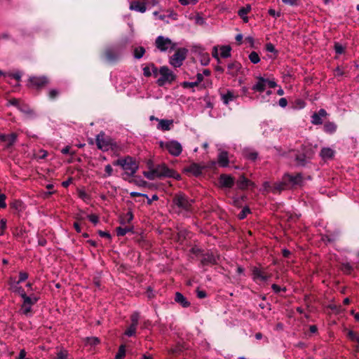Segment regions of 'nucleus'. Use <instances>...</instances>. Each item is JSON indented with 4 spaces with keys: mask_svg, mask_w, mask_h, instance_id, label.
Listing matches in <instances>:
<instances>
[{
    "mask_svg": "<svg viewBox=\"0 0 359 359\" xmlns=\"http://www.w3.org/2000/svg\"><path fill=\"white\" fill-rule=\"evenodd\" d=\"M316 149V147L310 144H302L301 148L294 154L296 163L298 165H305L313 157Z\"/></svg>",
    "mask_w": 359,
    "mask_h": 359,
    "instance_id": "obj_1",
    "label": "nucleus"
},
{
    "mask_svg": "<svg viewBox=\"0 0 359 359\" xmlns=\"http://www.w3.org/2000/svg\"><path fill=\"white\" fill-rule=\"evenodd\" d=\"M96 145L100 150L107 151L117 147L116 142L104 133L100 132L95 138Z\"/></svg>",
    "mask_w": 359,
    "mask_h": 359,
    "instance_id": "obj_2",
    "label": "nucleus"
},
{
    "mask_svg": "<svg viewBox=\"0 0 359 359\" xmlns=\"http://www.w3.org/2000/svg\"><path fill=\"white\" fill-rule=\"evenodd\" d=\"M172 203L182 210L191 212L194 200L190 199L184 194L179 193L173 197Z\"/></svg>",
    "mask_w": 359,
    "mask_h": 359,
    "instance_id": "obj_3",
    "label": "nucleus"
},
{
    "mask_svg": "<svg viewBox=\"0 0 359 359\" xmlns=\"http://www.w3.org/2000/svg\"><path fill=\"white\" fill-rule=\"evenodd\" d=\"M159 75L161 76L156 81L158 86H163L166 83H171L176 79V75L167 66H163L159 68Z\"/></svg>",
    "mask_w": 359,
    "mask_h": 359,
    "instance_id": "obj_4",
    "label": "nucleus"
},
{
    "mask_svg": "<svg viewBox=\"0 0 359 359\" xmlns=\"http://www.w3.org/2000/svg\"><path fill=\"white\" fill-rule=\"evenodd\" d=\"M160 147L166 149L170 154L174 156H178L182 151V147L180 142L176 140L168 142H160Z\"/></svg>",
    "mask_w": 359,
    "mask_h": 359,
    "instance_id": "obj_5",
    "label": "nucleus"
},
{
    "mask_svg": "<svg viewBox=\"0 0 359 359\" xmlns=\"http://www.w3.org/2000/svg\"><path fill=\"white\" fill-rule=\"evenodd\" d=\"M156 47L161 52L171 51L175 48L176 44L169 38L158 36L155 41Z\"/></svg>",
    "mask_w": 359,
    "mask_h": 359,
    "instance_id": "obj_6",
    "label": "nucleus"
},
{
    "mask_svg": "<svg viewBox=\"0 0 359 359\" xmlns=\"http://www.w3.org/2000/svg\"><path fill=\"white\" fill-rule=\"evenodd\" d=\"M154 169L157 178H161L162 177H173L177 180L180 178V175L179 174L175 173L173 170L168 168V167L164 163L158 165Z\"/></svg>",
    "mask_w": 359,
    "mask_h": 359,
    "instance_id": "obj_7",
    "label": "nucleus"
},
{
    "mask_svg": "<svg viewBox=\"0 0 359 359\" xmlns=\"http://www.w3.org/2000/svg\"><path fill=\"white\" fill-rule=\"evenodd\" d=\"M122 169L125 173L128 176H133L138 169V165L135 160L132 157L128 156L123 158Z\"/></svg>",
    "mask_w": 359,
    "mask_h": 359,
    "instance_id": "obj_8",
    "label": "nucleus"
},
{
    "mask_svg": "<svg viewBox=\"0 0 359 359\" xmlns=\"http://www.w3.org/2000/svg\"><path fill=\"white\" fill-rule=\"evenodd\" d=\"M187 53L186 48H178L170 59V64L174 67H180L185 60Z\"/></svg>",
    "mask_w": 359,
    "mask_h": 359,
    "instance_id": "obj_9",
    "label": "nucleus"
},
{
    "mask_svg": "<svg viewBox=\"0 0 359 359\" xmlns=\"http://www.w3.org/2000/svg\"><path fill=\"white\" fill-rule=\"evenodd\" d=\"M283 180L286 183L287 188L290 186L293 187L295 185H298L302 182V175L300 173H297L295 175H290L289 173H285L283 176Z\"/></svg>",
    "mask_w": 359,
    "mask_h": 359,
    "instance_id": "obj_10",
    "label": "nucleus"
},
{
    "mask_svg": "<svg viewBox=\"0 0 359 359\" xmlns=\"http://www.w3.org/2000/svg\"><path fill=\"white\" fill-rule=\"evenodd\" d=\"M29 82V87L40 89L48 83V79L46 76H32Z\"/></svg>",
    "mask_w": 359,
    "mask_h": 359,
    "instance_id": "obj_11",
    "label": "nucleus"
},
{
    "mask_svg": "<svg viewBox=\"0 0 359 359\" xmlns=\"http://www.w3.org/2000/svg\"><path fill=\"white\" fill-rule=\"evenodd\" d=\"M121 50L118 46L108 48L104 51L106 59L109 61H115L121 55Z\"/></svg>",
    "mask_w": 359,
    "mask_h": 359,
    "instance_id": "obj_12",
    "label": "nucleus"
},
{
    "mask_svg": "<svg viewBox=\"0 0 359 359\" xmlns=\"http://www.w3.org/2000/svg\"><path fill=\"white\" fill-rule=\"evenodd\" d=\"M17 135L15 133H11L8 135L0 133V143L4 142L6 144V148H9L16 142Z\"/></svg>",
    "mask_w": 359,
    "mask_h": 359,
    "instance_id": "obj_13",
    "label": "nucleus"
},
{
    "mask_svg": "<svg viewBox=\"0 0 359 359\" xmlns=\"http://www.w3.org/2000/svg\"><path fill=\"white\" fill-rule=\"evenodd\" d=\"M327 116V111L324 109H320L318 112L311 116V123L313 125H320L323 123V118Z\"/></svg>",
    "mask_w": 359,
    "mask_h": 359,
    "instance_id": "obj_14",
    "label": "nucleus"
},
{
    "mask_svg": "<svg viewBox=\"0 0 359 359\" xmlns=\"http://www.w3.org/2000/svg\"><path fill=\"white\" fill-rule=\"evenodd\" d=\"M219 184L223 187L231 188L234 184V180L230 175H221L219 177Z\"/></svg>",
    "mask_w": 359,
    "mask_h": 359,
    "instance_id": "obj_15",
    "label": "nucleus"
},
{
    "mask_svg": "<svg viewBox=\"0 0 359 359\" xmlns=\"http://www.w3.org/2000/svg\"><path fill=\"white\" fill-rule=\"evenodd\" d=\"M130 9L143 13L146 11L147 8L144 2L133 1L130 3Z\"/></svg>",
    "mask_w": 359,
    "mask_h": 359,
    "instance_id": "obj_16",
    "label": "nucleus"
},
{
    "mask_svg": "<svg viewBox=\"0 0 359 359\" xmlns=\"http://www.w3.org/2000/svg\"><path fill=\"white\" fill-rule=\"evenodd\" d=\"M288 189L285 180H283V177L282 178V181L280 182H276L273 185H272L271 191L277 194L280 193L282 191Z\"/></svg>",
    "mask_w": 359,
    "mask_h": 359,
    "instance_id": "obj_17",
    "label": "nucleus"
},
{
    "mask_svg": "<svg viewBox=\"0 0 359 359\" xmlns=\"http://www.w3.org/2000/svg\"><path fill=\"white\" fill-rule=\"evenodd\" d=\"M203 167L197 163H192L186 168L187 172H191L194 176H198L202 173Z\"/></svg>",
    "mask_w": 359,
    "mask_h": 359,
    "instance_id": "obj_18",
    "label": "nucleus"
},
{
    "mask_svg": "<svg viewBox=\"0 0 359 359\" xmlns=\"http://www.w3.org/2000/svg\"><path fill=\"white\" fill-rule=\"evenodd\" d=\"M175 300L177 303L180 304L184 308H187L190 306L189 302L180 292L175 293Z\"/></svg>",
    "mask_w": 359,
    "mask_h": 359,
    "instance_id": "obj_19",
    "label": "nucleus"
},
{
    "mask_svg": "<svg viewBox=\"0 0 359 359\" xmlns=\"http://www.w3.org/2000/svg\"><path fill=\"white\" fill-rule=\"evenodd\" d=\"M218 163L222 167H226L229 164V156L226 151H221L218 154Z\"/></svg>",
    "mask_w": 359,
    "mask_h": 359,
    "instance_id": "obj_20",
    "label": "nucleus"
},
{
    "mask_svg": "<svg viewBox=\"0 0 359 359\" xmlns=\"http://www.w3.org/2000/svg\"><path fill=\"white\" fill-rule=\"evenodd\" d=\"M266 86V79L260 77L257 82L252 87V90L258 92H263Z\"/></svg>",
    "mask_w": 359,
    "mask_h": 359,
    "instance_id": "obj_21",
    "label": "nucleus"
},
{
    "mask_svg": "<svg viewBox=\"0 0 359 359\" xmlns=\"http://www.w3.org/2000/svg\"><path fill=\"white\" fill-rule=\"evenodd\" d=\"M241 67V65L238 62H233L228 65V74L231 76L237 75Z\"/></svg>",
    "mask_w": 359,
    "mask_h": 359,
    "instance_id": "obj_22",
    "label": "nucleus"
},
{
    "mask_svg": "<svg viewBox=\"0 0 359 359\" xmlns=\"http://www.w3.org/2000/svg\"><path fill=\"white\" fill-rule=\"evenodd\" d=\"M253 278L255 280H260L262 281H266L268 279V276L259 269L255 268L252 271Z\"/></svg>",
    "mask_w": 359,
    "mask_h": 359,
    "instance_id": "obj_23",
    "label": "nucleus"
},
{
    "mask_svg": "<svg viewBox=\"0 0 359 359\" xmlns=\"http://www.w3.org/2000/svg\"><path fill=\"white\" fill-rule=\"evenodd\" d=\"M337 126L334 122L327 121L324 124L323 130L325 133L333 134L336 132Z\"/></svg>",
    "mask_w": 359,
    "mask_h": 359,
    "instance_id": "obj_24",
    "label": "nucleus"
},
{
    "mask_svg": "<svg viewBox=\"0 0 359 359\" xmlns=\"http://www.w3.org/2000/svg\"><path fill=\"white\" fill-rule=\"evenodd\" d=\"M18 109L22 111V113L29 115V116H34V111L32 109L29 107L26 104L21 103V104H19Z\"/></svg>",
    "mask_w": 359,
    "mask_h": 359,
    "instance_id": "obj_25",
    "label": "nucleus"
},
{
    "mask_svg": "<svg viewBox=\"0 0 359 359\" xmlns=\"http://www.w3.org/2000/svg\"><path fill=\"white\" fill-rule=\"evenodd\" d=\"M237 184L240 189H244L248 187L250 185L252 184V182L248 180L245 177L241 176L240 179L238 180Z\"/></svg>",
    "mask_w": 359,
    "mask_h": 359,
    "instance_id": "obj_26",
    "label": "nucleus"
},
{
    "mask_svg": "<svg viewBox=\"0 0 359 359\" xmlns=\"http://www.w3.org/2000/svg\"><path fill=\"white\" fill-rule=\"evenodd\" d=\"M222 100L225 104H228L229 102L233 101L236 96L232 91L228 90L226 94H221Z\"/></svg>",
    "mask_w": 359,
    "mask_h": 359,
    "instance_id": "obj_27",
    "label": "nucleus"
},
{
    "mask_svg": "<svg viewBox=\"0 0 359 359\" xmlns=\"http://www.w3.org/2000/svg\"><path fill=\"white\" fill-rule=\"evenodd\" d=\"M243 155L246 158L255 161L258 156V153L255 150L246 149L243 151Z\"/></svg>",
    "mask_w": 359,
    "mask_h": 359,
    "instance_id": "obj_28",
    "label": "nucleus"
},
{
    "mask_svg": "<svg viewBox=\"0 0 359 359\" xmlns=\"http://www.w3.org/2000/svg\"><path fill=\"white\" fill-rule=\"evenodd\" d=\"M250 6H247L246 7H243L238 11V15L245 22H248V18L247 17V14L250 11Z\"/></svg>",
    "mask_w": 359,
    "mask_h": 359,
    "instance_id": "obj_29",
    "label": "nucleus"
},
{
    "mask_svg": "<svg viewBox=\"0 0 359 359\" xmlns=\"http://www.w3.org/2000/svg\"><path fill=\"white\" fill-rule=\"evenodd\" d=\"M172 123V121L161 119L158 123V128L163 130H169Z\"/></svg>",
    "mask_w": 359,
    "mask_h": 359,
    "instance_id": "obj_30",
    "label": "nucleus"
},
{
    "mask_svg": "<svg viewBox=\"0 0 359 359\" xmlns=\"http://www.w3.org/2000/svg\"><path fill=\"white\" fill-rule=\"evenodd\" d=\"M23 296H25L22 298L23 299V303H25L26 304H28V305H30V306H33L39 300V298L35 297V296H27L26 294H23Z\"/></svg>",
    "mask_w": 359,
    "mask_h": 359,
    "instance_id": "obj_31",
    "label": "nucleus"
},
{
    "mask_svg": "<svg viewBox=\"0 0 359 359\" xmlns=\"http://www.w3.org/2000/svg\"><path fill=\"white\" fill-rule=\"evenodd\" d=\"M145 53V48L142 46L136 47L133 50V56L135 59H140Z\"/></svg>",
    "mask_w": 359,
    "mask_h": 359,
    "instance_id": "obj_32",
    "label": "nucleus"
},
{
    "mask_svg": "<svg viewBox=\"0 0 359 359\" xmlns=\"http://www.w3.org/2000/svg\"><path fill=\"white\" fill-rule=\"evenodd\" d=\"M201 262L203 264H216V258L212 254H207L204 256Z\"/></svg>",
    "mask_w": 359,
    "mask_h": 359,
    "instance_id": "obj_33",
    "label": "nucleus"
},
{
    "mask_svg": "<svg viewBox=\"0 0 359 359\" xmlns=\"http://www.w3.org/2000/svg\"><path fill=\"white\" fill-rule=\"evenodd\" d=\"M333 154V150L330 148H323L320 151V156L323 158H331Z\"/></svg>",
    "mask_w": 359,
    "mask_h": 359,
    "instance_id": "obj_34",
    "label": "nucleus"
},
{
    "mask_svg": "<svg viewBox=\"0 0 359 359\" xmlns=\"http://www.w3.org/2000/svg\"><path fill=\"white\" fill-rule=\"evenodd\" d=\"M231 47L229 46H224L220 48V55L222 57H229L231 56Z\"/></svg>",
    "mask_w": 359,
    "mask_h": 359,
    "instance_id": "obj_35",
    "label": "nucleus"
},
{
    "mask_svg": "<svg viewBox=\"0 0 359 359\" xmlns=\"http://www.w3.org/2000/svg\"><path fill=\"white\" fill-rule=\"evenodd\" d=\"M132 231V229L130 227H117L116 228V233L117 235L119 236H125L128 232H130Z\"/></svg>",
    "mask_w": 359,
    "mask_h": 359,
    "instance_id": "obj_36",
    "label": "nucleus"
},
{
    "mask_svg": "<svg viewBox=\"0 0 359 359\" xmlns=\"http://www.w3.org/2000/svg\"><path fill=\"white\" fill-rule=\"evenodd\" d=\"M20 283L19 280H15V279L13 278H10L9 281H8V284L10 285L11 290L13 292H15L16 290H18V287H19L18 285Z\"/></svg>",
    "mask_w": 359,
    "mask_h": 359,
    "instance_id": "obj_37",
    "label": "nucleus"
},
{
    "mask_svg": "<svg viewBox=\"0 0 359 359\" xmlns=\"http://www.w3.org/2000/svg\"><path fill=\"white\" fill-rule=\"evenodd\" d=\"M143 174L144 176L149 180H154V179L157 178L154 168L149 171L144 172Z\"/></svg>",
    "mask_w": 359,
    "mask_h": 359,
    "instance_id": "obj_38",
    "label": "nucleus"
},
{
    "mask_svg": "<svg viewBox=\"0 0 359 359\" xmlns=\"http://www.w3.org/2000/svg\"><path fill=\"white\" fill-rule=\"evenodd\" d=\"M249 59L250 62H252L253 64H257L260 61L259 55L255 51L252 52L249 55Z\"/></svg>",
    "mask_w": 359,
    "mask_h": 359,
    "instance_id": "obj_39",
    "label": "nucleus"
},
{
    "mask_svg": "<svg viewBox=\"0 0 359 359\" xmlns=\"http://www.w3.org/2000/svg\"><path fill=\"white\" fill-rule=\"evenodd\" d=\"M126 354V349L123 345H121L118 353L116 354L115 359H123Z\"/></svg>",
    "mask_w": 359,
    "mask_h": 359,
    "instance_id": "obj_40",
    "label": "nucleus"
},
{
    "mask_svg": "<svg viewBox=\"0 0 359 359\" xmlns=\"http://www.w3.org/2000/svg\"><path fill=\"white\" fill-rule=\"evenodd\" d=\"M137 326L130 325V327L125 331V334L128 337H132L135 334Z\"/></svg>",
    "mask_w": 359,
    "mask_h": 359,
    "instance_id": "obj_41",
    "label": "nucleus"
},
{
    "mask_svg": "<svg viewBox=\"0 0 359 359\" xmlns=\"http://www.w3.org/2000/svg\"><path fill=\"white\" fill-rule=\"evenodd\" d=\"M21 311L23 314L27 316L32 311V306L22 303L21 306Z\"/></svg>",
    "mask_w": 359,
    "mask_h": 359,
    "instance_id": "obj_42",
    "label": "nucleus"
},
{
    "mask_svg": "<svg viewBox=\"0 0 359 359\" xmlns=\"http://www.w3.org/2000/svg\"><path fill=\"white\" fill-rule=\"evenodd\" d=\"M250 212V210L248 207H245L243 208L241 212L238 214V218L240 219H243L246 217L247 215Z\"/></svg>",
    "mask_w": 359,
    "mask_h": 359,
    "instance_id": "obj_43",
    "label": "nucleus"
},
{
    "mask_svg": "<svg viewBox=\"0 0 359 359\" xmlns=\"http://www.w3.org/2000/svg\"><path fill=\"white\" fill-rule=\"evenodd\" d=\"M349 339L353 341H356L359 344V336L353 331H349L348 333Z\"/></svg>",
    "mask_w": 359,
    "mask_h": 359,
    "instance_id": "obj_44",
    "label": "nucleus"
},
{
    "mask_svg": "<svg viewBox=\"0 0 359 359\" xmlns=\"http://www.w3.org/2000/svg\"><path fill=\"white\" fill-rule=\"evenodd\" d=\"M60 94V92L57 89H51L49 90L48 96L51 100L55 99Z\"/></svg>",
    "mask_w": 359,
    "mask_h": 359,
    "instance_id": "obj_45",
    "label": "nucleus"
},
{
    "mask_svg": "<svg viewBox=\"0 0 359 359\" xmlns=\"http://www.w3.org/2000/svg\"><path fill=\"white\" fill-rule=\"evenodd\" d=\"M334 50L337 54H342L344 51V47L339 43H335Z\"/></svg>",
    "mask_w": 359,
    "mask_h": 359,
    "instance_id": "obj_46",
    "label": "nucleus"
},
{
    "mask_svg": "<svg viewBox=\"0 0 359 359\" xmlns=\"http://www.w3.org/2000/svg\"><path fill=\"white\" fill-rule=\"evenodd\" d=\"M67 351L65 350H61L57 353V357L55 359H67Z\"/></svg>",
    "mask_w": 359,
    "mask_h": 359,
    "instance_id": "obj_47",
    "label": "nucleus"
},
{
    "mask_svg": "<svg viewBox=\"0 0 359 359\" xmlns=\"http://www.w3.org/2000/svg\"><path fill=\"white\" fill-rule=\"evenodd\" d=\"M143 74L146 77H149L151 76V64L149 66L144 67L143 68Z\"/></svg>",
    "mask_w": 359,
    "mask_h": 359,
    "instance_id": "obj_48",
    "label": "nucleus"
},
{
    "mask_svg": "<svg viewBox=\"0 0 359 359\" xmlns=\"http://www.w3.org/2000/svg\"><path fill=\"white\" fill-rule=\"evenodd\" d=\"M198 85V82L196 81H194V82H187V81H185L182 83V86L184 88H194L195 86H197Z\"/></svg>",
    "mask_w": 359,
    "mask_h": 359,
    "instance_id": "obj_49",
    "label": "nucleus"
},
{
    "mask_svg": "<svg viewBox=\"0 0 359 359\" xmlns=\"http://www.w3.org/2000/svg\"><path fill=\"white\" fill-rule=\"evenodd\" d=\"M139 320V314L137 313H135L131 316V324L137 326Z\"/></svg>",
    "mask_w": 359,
    "mask_h": 359,
    "instance_id": "obj_50",
    "label": "nucleus"
},
{
    "mask_svg": "<svg viewBox=\"0 0 359 359\" xmlns=\"http://www.w3.org/2000/svg\"><path fill=\"white\" fill-rule=\"evenodd\" d=\"M179 2L184 6H187L189 4H196L198 2V0H179Z\"/></svg>",
    "mask_w": 359,
    "mask_h": 359,
    "instance_id": "obj_51",
    "label": "nucleus"
},
{
    "mask_svg": "<svg viewBox=\"0 0 359 359\" xmlns=\"http://www.w3.org/2000/svg\"><path fill=\"white\" fill-rule=\"evenodd\" d=\"M28 278V273L24 271H20L19 273V281L20 283L25 281Z\"/></svg>",
    "mask_w": 359,
    "mask_h": 359,
    "instance_id": "obj_52",
    "label": "nucleus"
},
{
    "mask_svg": "<svg viewBox=\"0 0 359 359\" xmlns=\"http://www.w3.org/2000/svg\"><path fill=\"white\" fill-rule=\"evenodd\" d=\"M6 227V220L5 219H1L0 222V235L4 233V231Z\"/></svg>",
    "mask_w": 359,
    "mask_h": 359,
    "instance_id": "obj_53",
    "label": "nucleus"
},
{
    "mask_svg": "<svg viewBox=\"0 0 359 359\" xmlns=\"http://www.w3.org/2000/svg\"><path fill=\"white\" fill-rule=\"evenodd\" d=\"M151 74H153L154 77H157L159 74V69H158L153 63L151 64Z\"/></svg>",
    "mask_w": 359,
    "mask_h": 359,
    "instance_id": "obj_54",
    "label": "nucleus"
},
{
    "mask_svg": "<svg viewBox=\"0 0 359 359\" xmlns=\"http://www.w3.org/2000/svg\"><path fill=\"white\" fill-rule=\"evenodd\" d=\"M88 218L89 219V220L96 224L98 221H99V217L98 216H97L96 215H88Z\"/></svg>",
    "mask_w": 359,
    "mask_h": 359,
    "instance_id": "obj_55",
    "label": "nucleus"
},
{
    "mask_svg": "<svg viewBox=\"0 0 359 359\" xmlns=\"http://www.w3.org/2000/svg\"><path fill=\"white\" fill-rule=\"evenodd\" d=\"M5 200L6 196L3 194H0V208H4L6 206Z\"/></svg>",
    "mask_w": 359,
    "mask_h": 359,
    "instance_id": "obj_56",
    "label": "nucleus"
},
{
    "mask_svg": "<svg viewBox=\"0 0 359 359\" xmlns=\"http://www.w3.org/2000/svg\"><path fill=\"white\" fill-rule=\"evenodd\" d=\"M105 172H106V174H107V176L109 177V176H111L112 175V172H113V169H112V167L111 166V165L108 164L105 166Z\"/></svg>",
    "mask_w": 359,
    "mask_h": 359,
    "instance_id": "obj_57",
    "label": "nucleus"
},
{
    "mask_svg": "<svg viewBox=\"0 0 359 359\" xmlns=\"http://www.w3.org/2000/svg\"><path fill=\"white\" fill-rule=\"evenodd\" d=\"M196 294L198 298L199 299H203L207 296L206 292L205 291L200 290H196Z\"/></svg>",
    "mask_w": 359,
    "mask_h": 359,
    "instance_id": "obj_58",
    "label": "nucleus"
},
{
    "mask_svg": "<svg viewBox=\"0 0 359 359\" xmlns=\"http://www.w3.org/2000/svg\"><path fill=\"white\" fill-rule=\"evenodd\" d=\"M88 340V343L92 345L97 344L100 342L99 339L97 337H91V338H89Z\"/></svg>",
    "mask_w": 359,
    "mask_h": 359,
    "instance_id": "obj_59",
    "label": "nucleus"
},
{
    "mask_svg": "<svg viewBox=\"0 0 359 359\" xmlns=\"http://www.w3.org/2000/svg\"><path fill=\"white\" fill-rule=\"evenodd\" d=\"M299 0H282V1L287 4V5H290V6H294L297 4V1Z\"/></svg>",
    "mask_w": 359,
    "mask_h": 359,
    "instance_id": "obj_60",
    "label": "nucleus"
},
{
    "mask_svg": "<svg viewBox=\"0 0 359 359\" xmlns=\"http://www.w3.org/2000/svg\"><path fill=\"white\" fill-rule=\"evenodd\" d=\"M278 104L281 107H285L287 104V100L286 98L282 97L279 100Z\"/></svg>",
    "mask_w": 359,
    "mask_h": 359,
    "instance_id": "obj_61",
    "label": "nucleus"
},
{
    "mask_svg": "<svg viewBox=\"0 0 359 359\" xmlns=\"http://www.w3.org/2000/svg\"><path fill=\"white\" fill-rule=\"evenodd\" d=\"M9 103L11 104V105H13V106H15L18 108L19 107V104H21V103L20 102V101L17 99H11L9 100Z\"/></svg>",
    "mask_w": 359,
    "mask_h": 359,
    "instance_id": "obj_62",
    "label": "nucleus"
},
{
    "mask_svg": "<svg viewBox=\"0 0 359 359\" xmlns=\"http://www.w3.org/2000/svg\"><path fill=\"white\" fill-rule=\"evenodd\" d=\"M123 158H118L113 162L114 165L123 167Z\"/></svg>",
    "mask_w": 359,
    "mask_h": 359,
    "instance_id": "obj_63",
    "label": "nucleus"
},
{
    "mask_svg": "<svg viewBox=\"0 0 359 359\" xmlns=\"http://www.w3.org/2000/svg\"><path fill=\"white\" fill-rule=\"evenodd\" d=\"M266 49L267 51L271 52V53H273L275 51L274 46L271 43L266 44Z\"/></svg>",
    "mask_w": 359,
    "mask_h": 359,
    "instance_id": "obj_64",
    "label": "nucleus"
}]
</instances>
